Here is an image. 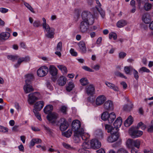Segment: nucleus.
<instances>
[{
    "mask_svg": "<svg viewBox=\"0 0 153 153\" xmlns=\"http://www.w3.org/2000/svg\"><path fill=\"white\" fill-rule=\"evenodd\" d=\"M80 127L81 123L79 120H75L72 122V129L74 131L73 139L75 143H79L81 139L85 140L90 137L89 134L85 133L84 129Z\"/></svg>",
    "mask_w": 153,
    "mask_h": 153,
    "instance_id": "1",
    "label": "nucleus"
},
{
    "mask_svg": "<svg viewBox=\"0 0 153 153\" xmlns=\"http://www.w3.org/2000/svg\"><path fill=\"white\" fill-rule=\"evenodd\" d=\"M42 20L43 21L42 24V27L44 29V32L46 33L45 36L48 38H53L54 34V29L53 27H51L49 25L47 24L46 20L44 18H42Z\"/></svg>",
    "mask_w": 153,
    "mask_h": 153,
    "instance_id": "2",
    "label": "nucleus"
},
{
    "mask_svg": "<svg viewBox=\"0 0 153 153\" xmlns=\"http://www.w3.org/2000/svg\"><path fill=\"white\" fill-rule=\"evenodd\" d=\"M82 17L83 22H85L87 25H91L94 23L93 16L91 13L88 11H84L82 13Z\"/></svg>",
    "mask_w": 153,
    "mask_h": 153,
    "instance_id": "3",
    "label": "nucleus"
},
{
    "mask_svg": "<svg viewBox=\"0 0 153 153\" xmlns=\"http://www.w3.org/2000/svg\"><path fill=\"white\" fill-rule=\"evenodd\" d=\"M44 102L42 101L36 102L34 105L33 112L37 118L39 120H41V118L38 111H39L44 106Z\"/></svg>",
    "mask_w": 153,
    "mask_h": 153,
    "instance_id": "4",
    "label": "nucleus"
},
{
    "mask_svg": "<svg viewBox=\"0 0 153 153\" xmlns=\"http://www.w3.org/2000/svg\"><path fill=\"white\" fill-rule=\"evenodd\" d=\"M57 125L60 126V129L62 131L66 130L68 126V122L64 118H61L58 121Z\"/></svg>",
    "mask_w": 153,
    "mask_h": 153,
    "instance_id": "5",
    "label": "nucleus"
},
{
    "mask_svg": "<svg viewBox=\"0 0 153 153\" xmlns=\"http://www.w3.org/2000/svg\"><path fill=\"white\" fill-rule=\"evenodd\" d=\"M48 68L46 66H42L40 67L37 71V75L41 77L46 76L48 73Z\"/></svg>",
    "mask_w": 153,
    "mask_h": 153,
    "instance_id": "6",
    "label": "nucleus"
},
{
    "mask_svg": "<svg viewBox=\"0 0 153 153\" xmlns=\"http://www.w3.org/2000/svg\"><path fill=\"white\" fill-rule=\"evenodd\" d=\"M38 93H33L29 94L28 95V101L30 104H33L38 100Z\"/></svg>",
    "mask_w": 153,
    "mask_h": 153,
    "instance_id": "7",
    "label": "nucleus"
},
{
    "mask_svg": "<svg viewBox=\"0 0 153 153\" xmlns=\"http://www.w3.org/2000/svg\"><path fill=\"white\" fill-rule=\"evenodd\" d=\"M48 70L51 75L54 77L53 81H55L56 79V76L58 73V70L53 65L50 66Z\"/></svg>",
    "mask_w": 153,
    "mask_h": 153,
    "instance_id": "8",
    "label": "nucleus"
},
{
    "mask_svg": "<svg viewBox=\"0 0 153 153\" xmlns=\"http://www.w3.org/2000/svg\"><path fill=\"white\" fill-rule=\"evenodd\" d=\"M85 92L88 95H92L95 93V88L94 85L90 84L87 86L85 88Z\"/></svg>",
    "mask_w": 153,
    "mask_h": 153,
    "instance_id": "9",
    "label": "nucleus"
},
{
    "mask_svg": "<svg viewBox=\"0 0 153 153\" xmlns=\"http://www.w3.org/2000/svg\"><path fill=\"white\" fill-rule=\"evenodd\" d=\"M57 117V114L55 112H52L47 116L48 120L53 123H55V120Z\"/></svg>",
    "mask_w": 153,
    "mask_h": 153,
    "instance_id": "10",
    "label": "nucleus"
},
{
    "mask_svg": "<svg viewBox=\"0 0 153 153\" xmlns=\"http://www.w3.org/2000/svg\"><path fill=\"white\" fill-rule=\"evenodd\" d=\"M91 145L92 148L94 149L99 148L101 146V143L97 140L93 139L91 141Z\"/></svg>",
    "mask_w": 153,
    "mask_h": 153,
    "instance_id": "11",
    "label": "nucleus"
},
{
    "mask_svg": "<svg viewBox=\"0 0 153 153\" xmlns=\"http://www.w3.org/2000/svg\"><path fill=\"white\" fill-rule=\"evenodd\" d=\"M106 100L105 97L103 95H101L98 96L97 98L96 101V103L98 105H102Z\"/></svg>",
    "mask_w": 153,
    "mask_h": 153,
    "instance_id": "12",
    "label": "nucleus"
},
{
    "mask_svg": "<svg viewBox=\"0 0 153 153\" xmlns=\"http://www.w3.org/2000/svg\"><path fill=\"white\" fill-rule=\"evenodd\" d=\"M24 90L26 94H27L34 91V89L30 83H26L23 87Z\"/></svg>",
    "mask_w": 153,
    "mask_h": 153,
    "instance_id": "13",
    "label": "nucleus"
},
{
    "mask_svg": "<svg viewBox=\"0 0 153 153\" xmlns=\"http://www.w3.org/2000/svg\"><path fill=\"white\" fill-rule=\"evenodd\" d=\"M104 107L107 110H112L113 108V102L111 100L107 101L104 104Z\"/></svg>",
    "mask_w": 153,
    "mask_h": 153,
    "instance_id": "14",
    "label": "nucleus"
},
{
    "mask_svg": "<svg viewBox=\"0 0 153 153\" xmlns=\"http://www.w3.org/2000/svg\"><path fill=\"white\" fill-rule=\"evenodd\" d=\"M131 133V135L133 138H137L140 137L143 134V132L142 131L137 130H133Z\"/></svg>",
    "mask_w": 153,
    "mask_h": 153,
    "instance_id": "15",
    "label": "nucleus"
},
{
    "mask_svg": "<svg viewBox=\"0 0 153 153\" xmlns=\"http://www.w3.org/2000/svg\"><path fill=\"white\" fill-rule=\"evenodd\" d=\"M78 44L81 53H85L86 52V48L84 42L82 41H80Z\"/></svg>",
    "mask_w": 153,
    "mask_h": 153,
    "instance_id": "16",
    "label": "nucleus"
},
{
    "mask_svg": "<svg viewBox=\"0 0 153 153\" xmlns=\"http://www.w3.org/2000/svg\"><path fill=\"white\" fill-rule=\"evenodd\" d=\"M119 136V135L117 134H111V136L108 137L107 140L109 143L114 142L118 139Z\"/></svg>",
    "mask_w": 153,
    "mask_h": 153,
    "instance_id": "17",
    "label": "nucleus"
},
{
    "mask_svg": "<svg viewBox=\"0 0 153 153\" xmlns=\"http://www.w3.org/2000/svg\"><path fill=\"white\" fill-rule=\"evenodd\" d=\"M105 84L108 87L111 89H113L114 91H119V88L118 87L116 86L114 84L109 82H106Z\"/></svg>",
    "mask_w": 153,
    "mask_h": 153,
    "instance_id": "18",
    "label": "nucleus"
},
{
    "mask_svg": "<svg viewBox=\"0 0 153 153\" xmlns=\"http://www.w3.org/2000/svg\"><path fill=\"white\" fill-rule=\"evenodd\" d=\"M122 122V120L121 118L120 117H118L114 123V126L118 128L120 127Z\"/></svg>",
    "mask_w": 153,
    "mask_h": 153,
    "instance_id": "19",
    "label": "nucleus"
},
{
    "mask_svg": "<svg viewBox=\"0 0 153 153\" xmlns=\"http://www.w3.org/2000/svg\"><path fill=\"white\" fill-rule=\"evenodd\" d=\"M53 109V106L51 105H47L44 109V112L48 114L51 113V111Z\"/></svg>",
    "mask_w": 153,
    "mask_h": 153,
    "instance_id": "20",
    "label": "nucleus"
},
{
    "mask_svg": "<svg viewBox=\"0 0 153 153\" xmlns=\"http://www.w3.org/2000/svg\"><path fill=\"white\" fill-rule=\"evenodd\" d=\"M149 16L147 13H145L142 15V20L146 24H148L150 22Z\"/></svg>",
    "mask_w": 153,
    "mask_h": 153,
    "instance_id": "21",
    "label": "nucleus"
},
{
    "mask_svg": "<svg viewBox=\"0 0 153 153\" xmlns=\"http://www.w3.org/2000/svg\"><path fill=\"white\" fill-rule=\"evenodd\" d=\"M10 34L8 32H2L0 34V40H6L10 37Z\"/></svg>",
    "mask_w": 153,
    "mask_h": 153,
    "instance_id": "22",
    "label": "nucleus"
},
{
    "mask_svg": "<svg viewBox=\"0 0 153 153\" xmlns=\"http://www.w3.org/2000/svg\"><path fill=\"white\" fill-rule=\"evenodd\" d=\"M133 122V118L131 116H130L124 122V125L125 126L128 127L132 124Z\"/></svg>",
    "mask_w": 153,
    "mask_h": 153,
    "instance_id": "23",
    "label": "nucleus"
},
{
    "mask_svg": "<svg viewBox=\"0 0 153 153\" xmlns=\"http://www.w3.org/2000/svg\"><path fill=\"white\" fill-rule=\"evenodd\" d=\"M116 118L115 114L114 112H112L109 114L108 117V121L109 123H112Z\"/></svg>",
    "mask_w": 153,
    "mask_h": 153,
    "instance_id": "24",
    "label": "nucleus"
},
{
    "mask_svg": "<svg viewBox=\"0 0 153 153\" xmlns=\"http://www.w3.org/2000/svg\"><path fill=\"white\" fill-rule=\"evenodd\" d=\"M134 69L131 66H125L124 68V72L127 74L131 75Z\"/></svg>",
    "mask_w": 153,
    "mask_h": 153,
    "instance_id": "25",
    "label": "nucleus"
},
{
    "mask_svg": "<svg viewBox=\"0 0 153 153\" xmlns=\"http://www.w3.org/2000/svg\"><path fill=\"white\" fill-rule=\"evenodd\" d=\"M88 26L85 24V22L82 21L80 25V29L81 31L83 33L86 31L87 30V26Z\"/></svg>",
    "mask_w": 153,
    "mask_h": 153,
    "instance_id": "26",
    "label": "nucleus"
},
{
    "mask_svg": "<svg viewBox=\"0 0 153 153\" xmlns=\"http://www.w3.org/2000/svg\"><path fill=\"white\" fill-rule=\"evenodd\" d=\"M67 79L63 76H61L58 80V84L61 86L64 85L66 82Z\"/></svg>",
    "mask_w": 153,
    "mask_h": 153,
    "instance_id": "27",
    "label": "nucleus"
},
{
    "mask_svg": "<svg viewBox=\"0 0 153 153\" xmlns=\"http://www.w3.org/2000/svg\"><path fill=\"white\" fill-rule=\"evenodd\" d=\"M26 61V57H20L18 58L17 63L14 65V66L16 68H17L19 67L21 63L24 61Z\"/></svg>",
    "mask_w": 153,
    "mask_h": 153,
    "instance_id": "28",
    "label": "nucleus"
},
{
    "mask_svg": "<svg viewBox=\"0 0 153 153\" xmlns=\"http://www.w3.org/2000/svg\"><path fill=\"white\" fill-rule=\"evenodd\" d=\"M127 24V22L124 20H121L117 23V26L119 28L122 27Z\"/></svg>",
    "mask_w": 153,
    "mask_h": 153,
    "instance_id": "29",
    "label": "nucleus"
},
{
    "mask_svg": "<svg viewBox=\"0 0 153 153\" xmlns=\"http://www.w3.org/2000/svg\"><path fill=\"white\" fill-rule=\"evenodd\" d=\"M134 140L129 139L126 142V145L128 148H131L133 147Z\"/></svg>",
    "mask_w": 153,
    "mask_h": 153,
    "instance_id": "30",
    "label": "nucleus"
},
{
    "mask_svg": "<svg viewBox=\"0 0 153 153\" xmlns=\"http://www.w3.org/2000/svg\"><path fill=\"white\" fill-rule=\"evenodd\" d=\"M42 127L46 131L47 134L51 136H53V131L50 129L49 127L46 126L44 125H42Z\"/></svg>",
    "mask_w": 153,
    "mask_h": 153,
    "instance_id": "31",
    "label": "nucleus"
},
{
    "mask_svg": "<svg viewBox=\"0 0 153 153\" xmlns=\"http://www.w3.org/2000/svg\"><path fill=\"white\" fill-rule=\"evenodd\" d=\"M27 79L25 80L26 83H30V82L33 79V76L32 74H28L25 75Z\"/></svg>",
    "mask_w": 153,
    "mask_h": 153,
    "instance_id": "32",
    "label": "nucleus"
},
{
    "mask_svg": "<svg viewBox=\"0 0 153 153\" xmlns=\"http://www.w3.org/2000/svg\"><path fill=\"white\" fill-rule=\"evenodd\" d=\"M152 7V5L151 4L146 2L144 4L143 7L146 11H149L151 9Z\"/></svg>",
    "mask_w": 153,
    "mask_h": 153,
    "instance_id": "33",
    "label": "nucleus"
},
{
    "mask_svg": "<svg viewBox=\"0 0 153 153\" xmlns=\"http://www.w3.org/2000/svg\"><path fill=\"white\" fill-rule=\"evenodd\" d=\"M83 148L85 149H89L92 148L91 142H84L82 145Z\"/></svg>",
    "mask_w": 153,
    "mask_h": 153,
    "instance_id": "34",
    "label": "nucleus"
},
{
    "mask_svg": "<svg viewBox=\"0 0 153 153\" xmlns=\"http://www.w3.org/2000/svg\"><path fill=\"white\" fill-rule=\"evenodd\" d=\"M80 82L81 85H85L88 84L89 82L87 79L86 78H82L79 80Z\"/></svg>",
    "mask_w": 153,
    "mask_h": 153,
    "instance_id": "35",
    "label": "nucleus"
},
{
    "mask_svg": "<svg viewBox=\"0 0 153 153\" xmlns=\"http://www.w3.org/2000/svg\"><path fill=\"white\" fill-rule=\"evenodd\" d=\"M19 57V56L17 55H9L7 56V58L8 59L13 62L17 59Z\"/></svg>",
    "mask_w": 153,
    "mask_h": 153,
    "instance_id": "36",
    "label": "nucleus"
},
{
    "mask_svg": "<svg viewBox=\"0 0 153 153\" xmlns=\"http://www.w3.org/2000/svg\"><path fill=\"white\" fill-rule=\"evenodd\" d=\"M109 113L107 112H103L101 116V119L104 121H108Z\"/></svg>",
    "mask_w": 153,
    "mask_h": 153,
    "instance_id": "37",
    "label": "nucleus"
},
{
    "mask_svg": "<svg viewBox=\"0 0 153 153\" xmlns=\"http://www.w3.org/2000/svg\"><path fill=\"white\" fill-rule=\"evenodd\" d=\"M133 146H134L137 149L140 148V146L141 143V141L139 139L134 140Z\"/></svg>",
    "mask_w": 153,
    "mask_h": 153,
    "instance_id": "38",
    "label": "nucleus"
},
{
    "mask_svg": "<svg viewBox=\"0 0 153 153\" xmlns=\"http://www.w3.org/2000/svg\"><path fill=\"white\" fill-rule=\"evenodd\" d=\"M96 9H97L98 11L99 12L101 17L102 18H104L105 16V12L103 10L102 8L100 7H98L97 6L96 7Z\"/></svg>",
    "mask_w": 153,
    "mask_h": 153,
    "instance_id": "39",
    "label": "nucleus"
},
{
    "mask_svg": "<svg viewBox=\"0 0 153 153\" xmlns=\"http://www.w3.org/2000/svg\"><path fill=\"white\" fill-rule=\"evenodd\" d=\"M57 67L63 73H67V69L65 66L61 65H58Z\"/></svg>",
    "mask_w": 153,
    "mask_h": 153,
    "instance_id": "40",
    "label": "nucleus"
},
{
    "mask_svg": "<svg viewBox=\"0 0 153 153\" xmlns=\"http://www.w3.org/2000/svg\"><path fill=\"white\" fill-rule=\"evenodd\" d=\"M140 73L142 74L143 72L149 73L150 70L145 67H142L139 69L138 71Z\"/></svg>",
    "mask_w": 153,
    "mask_h": 153,
    "instance_id": "41",
    "label": "nucleus"
},
{
    "mask_svg": "<svg viewBox=\"0 0 153 153\" xmlns=\"http://www.w3.org/2000/svg\"><path fill=\"white\" fill-rule=\"evenodd\" d=\"M119 130V129L118 128L114 126V127H113V129L111 130V134H117L119 135V133L118 132Z\"/></svg>",
    "mask_w": 153,
    "mask_h": 153,
    "instance_id": "42",
    "label": "nucleus"
},
{
    "mask_svg": "<svg viewBox=\"0 0 153 153\" xmlns=\"http://www.w3.org/2000/svg\"><path fill=\"white\" fill-rule=\"evenodd\" d=\"M74 87V83L72 82H70L68 84V86L67 87L66 90L67 91H70L72 90Z\"/></svg>",
    "mask_w": 153,
    "mask_h": 153,
    "instance_id": "43",
    "label": "nucleus"
},
{
    "mask_svg": "<svg viewBox=\"0 0 153 153\" xmlns=\"http://www.w3.org/2000/svg\"><path fill=\"white\" fill-rule=\"evenodd\" d=\"M132 108V105L130 104L129 105H126L124 106L123 110L127 111H129Z\"/></svg>",
    "mask_w": 153,
    "mask_h": 153,
    "instance_id": "44",
    "label": "nucleus"
},
{
    "mask_svg": "<svg viewBox=\"0 0 153 153\" xmlns=\"http://www.w3.org/2000/svg\"><path fill=\"white\" fill-rule=\"evenodd\" d=\"M137 127L138 129L141 128L142 129L144 130L146 128V126L142 122H140L138 123Z\"/></svg>",
    "mask_w": 153,
    "mask_h": 153,
    "instance_id": "45",
    "label": "nucleus"
},
{
    "mask_svg": "<svg viewBox=\"0 0 153 153\" xmlns=\"http://www.w3.org/2000/svg\"><path fill=\"white\" fill-rule=\"evenodd\" d=\"M42 24L40 21L39 20H36L34 21L33 23V25L34 27H38L41 26Z\"/></svg>",
    "mask_w": 153,
    "mask_h": 153,
    "instance_id": "46",
    "label": "nucleus"
},
{
    "mask_svg": "<svg viewBox=\"0 0 153 153\" xmlns=\"http://www.w3.org/2000/svg\"><path fill=\"white\" fill-rule=\"evenodd\" d=\"M132 72L134 78L136 80H138L139 76L138 71L134 69Z\"/></svg>",
    "mask_w": 153,
    "mask_h": 153,
    "instance_id": "47",
    "label": "nucleus"
},
{
    "mask_svg": "<svg viewBox=\"0 0 153 153\" xmlns=\"http://www.w3.org/2000/svg\"><path fill=\"white\" fill-rule=\"evenodd\" d=\"M109 38L110 39L113 38L114 40H116L117 38V34L114 33H111L109 34Z\"/></svg>",
    "mask_w": 153,
    "mask_h": 153,
    "instance_id": "48",
    "label": "nucleus"
},
{
    "mask_svg": "<svg viewBox=\"0 0 153 153\" xmlns=\"http://www.w3.org/2000/svg\"><path fill=\"white\" fill-rule=\"evenodd\" d=\"M117 153H128V152L125 148H121L118 150Z\"/></svg>",
    "mask_w": 153,
    "mask_h": 153,
    "instance_id": "49",
    "label": "nucleus"
},
{
    "mask_svg": "<svg viewBox=\"0 0 153 153\" xmlns=\"http://www.w3.org/2000/svg\"><path fill=\"white\" fill-rule=\"evenodd\" d=\"M113 127L112 126L108 124H106L105 126V128L108 133H111V130L113 129Z\"/></svg>",
    "mask_w": 153,
    "mask_h": 153,
    "instance_id": "50",
    "label": "nucleus"
},
{
    "mask_svg": "<svg viewBox=\"0 0 153 153\" xmlns=\"http://www.w3.org/2000/svg\"><path fill=\"white\" fill-rule=\"evenodd\" d=\"M24 4L25 5L28 9H29L31 12L34 13V11L33 10V8L27 2H25L24 3Z\"/></svg>",
    "mask_w": 153,
    "mask_h": 153,
    "instance_id": "51",
    "label": "nucleus"
},
{
    "mask_svg": "<svg viewBox=\"0 0 153 153\" xmlns=\"http://www.w3.org/2000/svg\"><path fill=\"white\" fill-rule=\"evenodd\" d=\"M72 134V131L71 130H68L66 132H64V135L66 137H69L71 136Z\"/></svg>",
    "mask_w": 153,
    "mask_h": 153,
    "instance_id": "52",
    "label": "nucleus"
},
{
    "mask_svg": "<svg viewBox=\"0 0 153 153\" xmlns=\"http://www.w3.org/2000/svg\"><path fill=\"white\" fill-rule=\"evenodd\" d=\"M0 131L6 133L8 131V129L7 128L0 125Z\"/></svg>",
    "mask_w": 153,
    "mask_h": 153,
    "instance_id": "53",
    "label": "nucleus"
},
{
    "mask_svg": "<svg viewBox=\"0 0 153 153\" xmlns=\"http://www.w3.org/2000/svg\"><path fill=\"white\" fill-rule=\"evenodd\" d=\"M79 153H90L89 151L83 148L79 149L78 150Z\"/></svg>",
    "mask_w": 153,
    "mask_h": 153,
    "instance_id": "54",
    "label": "nucleus"
},
{
    "mask_svg": "<svg viewBox=\"0 0 153 153\" xmlns=\"http://www.w3.org/2000/svg\"><path fill=\"white\" fill-rule=\"evenodd\" d=\"M62 43L61 42H59L57 44L56 46V50L58 51H61L62 48Z\"/></svg>",
    "mask_w": 153,
    "mask_h": 153,
    "instance_id": "55",
    "label": "nucleus"
},
{
    "mask_svg": "<svg viewBox=\"0 0 153 153\" xmlns=\"http://www.w3.org/2000/svg\"><path fill=\"white\" fill-rule=\"evenodd\" d=\"M63 146L65 148L68 149H73V147L71 146L70 145L66 143H63Z\"/></svg>",
    "mask_w": 153,
    "mask_h": 153,
    "instance_id": "56",
    "label": "nucleus"
},
{
    "mask_svg": "<svg viewBox=\"0 0 153 153\" xmlns=\"http://www.w3.org/2000/svg\"><path fill=\"white\" fill-rule=\"evenodd\" d=\"M126 55V53L124 52H122L119 53V58L123 59Z\"/></svg>",
    "mask_w": 153,
    "mask_h": 153,
    "instance_id": "57",
    "label": "nucleus"
},
{
    "mask_svg": "<svg viewBox=\"0 0 153 153\" xmlns=\"http://www.w3.org/2000/svg\"><path fill=\"white\" fill-rule=\"evenodd\" d=\"M71 54L73 56H76L77 55V53L73 49L71 48L70 51Z\"/></svg>",
    "mask_w": 153,
    "mask_h": 153,
    "instance_id": "58",
    "label": "nucleus"
},
{
    "mask_svg": "<svg viewBox=\"0 0 153 153\" xmlns=\"http://www.w3.org/2000/svg\"><path fill=\"white\" fill-rule=\"evenodd\" d=\"M8 10L7 8L1 7L0 8V11L2 13H5L8 12Z\"/></svg>",
    "mask_w": 153,
    "mask_h": 153,
    "instance_id": "59",
    "label": "nucleus"
},
{
    "mask_svg": "<svg viewBox=\"0 0 153 153\" xmlns=\"http://www.w3.org/2000/svg\"><path fill=\"white\" fill-rule=\"evenodd\" d=\"M82 68L83 69H84L85 71H88L89 72H93V70L90 69L87 66H83L82 67Z\"/></svg>",
    "mask_w": 153,
    "mask_h": 153,
    "instance_id": "60",
    "label": "nucleus"
},
{
    "mask_svg": "<svg viewBox=\"0 0 153 153\" xmlns=\"http://www.w3.org/2000/svg\"><path fill=\"white\" fill-rule=\"evenodd\" d=\"M61 111L64 114H65L67 110V107L65 106H62L61 108Z\"/></svg>",
    "mask_w": 153,
    "mask_h": 153,
    "instance_id": "61",
    "label": "nucleus"
},
{
    "mask_svg": "<svg viewBox=\"0 0 153 153\" xmlns=\"http://www.w3.org/2000/svg\"><path fill=\"white\" fill-rule=\"evenodd\" d=\"M19 127V126L17 125H15L13 127L12 129L13 131L16 132L18 131V128Z\"/></svg>",
    "mask_w": 153,
    "mask_h": 153,
    "instance_id": "62",
    "label": "nucleus"
},
{
    "mask_svg": "<svg viewBox=\"0 0 153 153\" xmlns=\"http://www.w3.org/2000/svg\"><path fill=\"white\" fill-rule=\"evenodd\" d=\"M148 131L149 132H153V126L150 125L149 126L148 128Z\"/></svg>",
    "mask_w": 153,
    "mask_h": 153,
    "instance_id": "63",
    "label": "nucleus"
},
{
    "mask_svg": "<svg viewBox=\"0 0 153 153\" xmlns=\"http://www.w3.org/2000/svg\"><path fill=\"white\" fill-rule=\"evenodd\" d=\"M131 153H137V150L134 147L131 148Z\"/></svg>",
    "mask_w": 153,
    "mask_h": 153,
    "instance_id": "64",
    "label": "nucleus"
}]
</instances>
